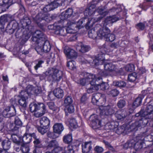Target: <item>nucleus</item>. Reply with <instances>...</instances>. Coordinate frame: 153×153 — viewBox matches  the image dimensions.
<instances>
[{
	"label": "nucleus",
	"mask_w": 153,
	"mask_h": 153,
	"mask_svg": "<svg viewBox=\"0 0 153 153\" xmlns=\"http://www.w3.org/2000/svg\"><path fill=\"white\" fill-rule=\"evenodd\" d=\"M11 142L8 140H5L2 143V146L4 149L8 150L10 147Z\"/></svg>",
	"instance_id": "c9c22d12"
},
{
	"label": "nucleus",
	"mask_w": 153,
	"mask_h": 153,
	"mask_svg": "<svg viewBox=\"0 0 153 153\" xmlns=\"http://www.w3.org/2000/svg\"><path fill=\"white\" fill-rule=\"evenodd\" d=\"M9 26H12V28L15 30L18 27V23L15 20H13L10 22L8 24Z\"/></svg>",
	"instance_id": "603ef678"
},
{
	"label": "nucleus",
	"mask_w": 153,
	"mask_h": 153,
	"mask_svg": "<svg viewBox=\"0 0 153 153\" xmlns=\"http://www.w3.org/2000/svg\"><path fill=\"white\" fill-rule=\"evenodd\" d=\"M22 123L20 119L18 117L15 118L14 123H10L9 125L10 130L12 132H17L19 127L21 126Z\"/></svg>",
	"instance_id": "6e6552de"
},
{
	"label": "nucleus",
	"mask_w": 153,
	"mask_h": 153,
	"mask_svg": "<svg viewBox=\"0 0 153 153\" xmlns=\"http://www.w3.org/2000/svg\"><path fill=\"white\" fill-rule=\"evenodd\" d=\"M12 16L11 15H4L0 18V23L4 26L6 22L12 19Z\"/></svg>",
	"instance_id": "a878e982"
},
{
	"label": "nucleus",
	"mask_w": 153,
	"mask_h": 153,
	"mask_svg": "<svg viewBox=\"0 0 153 153\" xmlns=\"http://www.w3.org/2000/svg\"><path fill=\"white\" fill-rule=\"evenodd\" d=\"M102 78L101 77H98L97 78L96 77V80L95 81V84L93 85L90 84L91 85V87L87 89V92L89 94H91L97 91L99 89V88L97 86L96 82L97 79L100 80Z\"/></svg>",
	"instance_id": "393cba45"
},
{
	"label": "nucleus",
	"mask_w": 153,
	"mask_h": 153,
	"mask_svg": "<svg viewBox=\"0 0 153 153\" xmlns=\"http://www.w3.org/2000/svg\"><path fill=\"white\" fill-rule=\"evenodd\" d=\"M31 90V85L28 86L27 87V91L22 90L20 93L19 96L21 98H24L27 99L28 97L33 93L32 92L33 91H30Z\"/></svg>",
	"instance_id": "a211bd4d"
},
{
	"label": "nucleus",
	"mask_w": 153,
	"mask_h": 153,
	"mask_svg": "<svg viewBox=\"0 0 153 153\" xmlns=\"http://www.w3.org/2000/svg\"><path fill=\"white\" fill-rule=\"evenodd\" d=\"M114 130L115 133L118 134H120L123 132L124 129L123 126H118L115 128Z\"/></svg>",
	"instance_id": "09e8293b"
},
{
	"label": "nucleus",
	"mask_w": 153,
	"mask_h": 153,
	"mask_svg": "<svg viewBox=\"0 0 153 153\" xmlns=\"http://www.w3.org/2000/svg\"><path fill=\"white\" fill-rule=\"evenodd\" d=\"M55 132L54 131L53 132H48L47 134V135L48 137L52 139H55L57 138L58 136H56L55 134Z\"/></svg>",
	"instance_id": "0e129e2a"
},
{
	"label": "nucleus",
	"mask_w": 153,
	"mask_h": 153,
	"mask_svg": "<svg viewBox=\"0 0 153 153\" xmlns=\"http://www.w3.org/2000/svg\"><path fill=\"white\" fill-rule=\"evenodd\" d=\"M127 113L125 111H118L115 113L116 117L119 120H121L126 117Z\"/></svg>",
	"instance_id": "7c9ffc66"
},
{
	"label": "nucleus",
	"mask_w": 153,
	"mask_h": 153,
	"mask_svg": "<svg viewBox=\"0 0 153 153\" xmlns=\"http://www.w3.org/2000/svg\"><path fill=\"white\" fill-rule=\"evenodd\" d=\"M119 20V18L116 16L109 17H107L105 20V24L112 23Z\"/></svg>",
	"instance_id": "f704fd0d"
},
{
	"label": "nucleus",
	"mask_w": 153,
	"mask_h": 153,
	"mask_svg": "<svg viewBox=\"0 0 153 153\" xmlns=\"http://www.w3.org/2000/svg\"><path fill=\"white\" fill-rule=\"evenodd\" d=\"M58 146V143L56 140H52L48 143L47 148L48 149H50L52 148H55Z\"/></svg>",
	"instance_id": "c756f323"
},
{
	"label": "nucleus",
	"mask_w": 153,
	"mask_h": 153,
	"mask_svg": "<svg viewBox=\"0 0 153 153\" xmlns=\"http://www.w3.org/2000/svg\"><path fill=\"white\" fill-rule=\"evenodd\" d=\"M126 102L123 100H120L117 103V106L119 108H122L126 105Z\"/></svg>",
	"instance_id": "69168bd1"
},
{
	"label": "nucleus",
	"mask_w": 153,
	"mask_h": 153,
	"mask_svg": "<svg viewBox=\"0 0 153 153\" xmlns=\"http://www.w3.org/2000/svg\"><path fill=\"white\" fill-rule=\"evenodd\" d=\"M107 41L112 42L114 41L115 39V36L114 34L110 33L108 34L107 37L105 38Z\"/></svg>",
	"instance_id": "bf43d9fd"
},
{
	"label": "nucleus",
	"mask_w": 153,
	"mask_h": 153,
	"mask_svg": "<svg viewBox=\"0 0 153 153\" xmlns=\"http://www.w3.org/2000/svg\"><path fill=\"white\" fill-rule=\"evenodd\" d=\"M29 108L31 112H34V116L36 117H39L47 112L46 106L43 103L34 102L31 103Z\"/></svg>",
	"instance_id": "f257e3e1"
},
{
	"label": "nucleus",
	"mask_w": 153,
	"mask_h": 153,
	"mask_svg": "<svg viewBox=\"0 0 153 153\" xmlns=\"http://www.w3.org/2000/svg\"><path fill=\"white\" fill-rule=\"evenodd\" d=\"M43 147L42 145H40L38 146H34V149L33 150V153H42V150L41 148Z\"/></svg>",
	"instance_id": "c03bdc74"
},
{
	"label": "nucleus",
	"mask_w": 153,
	"mask_h": 153,
	"mask_svg": "<svg viewBox=\"0 0 153 153\" xmlns=\"http://www.w3.org/2000/svg\"><path fill=\"white\" fill-rule=\"evenodd\" d=\"M38 44V45L36 48L35 50L38 54L41 55V54L43 52H44V51L43 50L42 47L41 46V42H40V44Z\"/></svg>",
	"instance_id": "680f3d73"
},
{
	"label": "nucleus",
	"mask_w": 153,
	"mask_h": 153,
	"mask_svg": "<svg viewBox=\"0 0 153 153\" xmlns=\"http://www.w3.org/2000/svg\"><path fill=\"white\" fill-rule=\"evenodd\" d=\"M108 24L105 23L104 24V26L100 28L97 31V36L100 39L106 38L108 34L110 33V30L105 27V26Z\"/></svg>",
	"instance_id": "0eeeda50"
},
{
	"label": "nucleus",
	"mask_w": 153,
	"mask_h": 153,
	"mask_svg": "<svg viewBox=\"0 0 153 153\" xmlns=\"http://www.w3.org/2000/svg\"><path fill=\"white\" fill-rule=\"evenodd\" d=\"M40 123L41 126L43 127L49 128L50 125V121L46 117H43L40 119Z\"/></svg>",
	"instance_id": "5701e85b"
},
{
	"label": "nucleus",
	"mask_w": 153,
	"mask_h": 153,
	"mask_svg": "<svg viewBox=\"0 0 153 153\" xmlns=\"http://www.w3.org/2000/svg\"><path fill=\"white\" fill-rule=\"evenodd\" d=\"M11 0H0V5L7 6L8 9L9 7L12 4Z\"/></svg>",
	"instance_id": "ea45409f"
},
{
	"label": "nucleus",
	"mask_w": 153,
	"mask_h": 153,
	"mask_svg": "<svg viewBox=\"0 0 153 153\" xmlns=\"http://www.w3.org/2000/svg\"><path fill=\"white\" fill-rule=\"evenodd\" d=\"M27 98H21V99L19 100L18 102L19 105L24 107H25L27 105L26 100Z\"/></svg>",
	"instance_id": "8fccbe9b"
},
{
	"label": "nucleus",
	"mask_w": 153,
	"mask_h": 153,
	"mask_svg": "<svg viewBox=\"0 0 153 153\" xmlns=\"http://www.w3.org/2000/svg\"><path fill=\"white\" fill-rule=\"evenodd\" d=\"M64 52L67 57L69 59L76 58L77 53L75 51L71 48H68L64 50Z\"/></svg>",
	"instance_id": "f3484780"
},
{
	"label": "nucleus",
	"mask_w": 153,
	"mask_h": 153,
	"mask_svg": "<svg viewBox=\"0 0 153 153\" xmlns=\"http://www.w3.org/2000/svg\"><path fill=\"white\" fill-rule=\"evenodd\" d=\"M52 6L50 4L46 5L43 9L45 13H39L36 16L34 19L37 24H38L42 20H44L48 22L51 20V18L47 12L52 10Z\"/></svg>",
	"instance_id": "f03ea898"
},
{
	"label": "nucleus",
	"mask_w": 153,
	"mask_h": 153,
	"mask_svg": "<svg viewBox=\"0 0 153 153\" xmlns=\"http://www.w3.org/2000/svg\"><path fill=\"white\" fill-rule=\"evenodd\" d=\"M55 33L56 35L64 36L66 35V30L58 26L57 27V29L55 31Z\"/></svg>",
	"instance_id": "2f4dec72"
},
{
	"label": "nucleus",
	"mask_w": 153,
	"mask_h": 153,
	"mask_svg": "<svg viewBox=\"0 0 153 153\" xmlns=\"http://www.w3.org/2000/svg\"><path fill=\"white\" fill-rule=\"evenodd\" d=\"M69 123L71 127L74 128H76L78 126L76 120L74 118L70 119Z\"/></svg>",
	"instance_id": "5fc2aeb1"
},
{
	"label": "nucleus",
	"mask_w": 153,
	"mask_h": 153,
	"mask_svg": "<svg viewBox=\"0 0 153 153\" xmlns=\"http://www.w3.org/2000/svg\"><path fill=\"white\" fill-rule=\"evenodd\" d=\"M149 118H146V117H143L139 121H136L133 125L137 127H139L141 126H145L148 123Z\"/></svg>",
	"instance_id": "aec40b11"
},
{
	"label": "nucleus",
	"mask_w": 153,
	"mask_h": 153,
	"mask_svg": "<svg viewBox=\"0 0 153 153\" xmlns=\"http://www.w3.org/2000/svg\"><path fill=\"white\" fill-rule=\"evenodd\" d=\"M97 11L101 16L98 17H94L91 19L90 21L86 25V29H89L91 28L93 26V24L95 22H98L101 20L102 18L106 15L108 12L105 10L104 7H99L97 10Z\"/></svg>",
	"instance_id": "20e7f679"
},
{
	"label": "nucleus",
	"mask_w": 153,
	"mask_h": 153,
	"mask_svg": "<svg viewBox=\"0 0 153 153\" xmlns=\"http://www.w3.org/2000/svg\"><path fill=\"white\" fill-rule=\"evenodd\" d=\"M63 149V147L58 146L52 151L51 153H62Z\"/></svg>",
	"instance_id": "864d4df0"
},
{
	"label": "nucleus",
	"mask_w": 153,
	"mask_h": 153,
	"mask_svg": "<svg viewBox=\"0 0 153 153\" xmlns=\"http://www.w3.org/2000/svg\"><path fill=\"white\" fill-rule=\"evenodd\" d=\"M101 51L102 53H103L102 55V56H99L93 61V64L96 65L102 64L105 60V58L103 57L104 54L108 52V50L105 48V45H104L101 48Z\"/></svg>",
	"instance_id": "9d476101"
},
{
	"label": "nucleus",
	"mask_w": 153,
	"mask_h": 153,
	"mask_svg": "<svg viewBox=\"0 0 153 153\" xmlns=\"http://www.w3.org/2000/svg\"><path fill=\"white\" fill-rule=\"evenodd\" d=\"M76 63L75 61H68L67 63V66L70 69L72 70H74L75 68L76 67L75 65Z\"/></svg>",
	"instance_id": "de8ad7c7"
},
{
	"label": "nucleus",
	"mask_w": 153,
	"mask_h": 153,
	"mask_svg": "<svg viewBox=\"0 0 153 153\" xmlns=\"http://www.w3.org/2000/svg\"><path fill=\"white\" fill-rule=\"evenodd\" d=\"M142 99L140 97H138L134 102L133 105L135 107H138L142 103Z\"/></svg>",
	"instance_id": "6e6d98bb"
},
{
	"label": "nucleus",
	"mask_w": 153,
	"mask_h": 153,
	"mask_svg": "<svg viewBox=\"0 0 153 153\" xmlns=\"http://www.w3.org/2000/svg\"><path fill=\"white\" fill-rule=\"evenodd\" d=\"M64 128V126L61 123H56L53 126L54 132L59 134H61Z\"/></svg>",
	"instance_id": "412c9836"
},
{
	"label": "nucleus",
	"mask_w": 153,
	"mask_h": 153,
	"mask_svg": "<svg viewBox=\"0 0 153 153\" xmlns=\"http://www.w3.org/2000/svg\"><path fill=\"white\" fill-rule=\"evenodd\" d=\"M134 70V65L133 64H129L126 67V70L128 72H131Z\"/></svg>",
	"instance_id": "4d7b16f0"
},
{
	"label": "nucleus",
	"mask_w": 153,
	"mask_h": 153,
	"mask_svg": "<svg viewBox=\"0 0 153 153\" xmlns=\"http://www.w3.org/2000/svg\"><path fill=\"white\" fill-rule=\"evenodd\" d=\"M59 0H57L51 2L50 4L51 5H52V10L57 8L58 6L60 5V4L59 3Z\"/></svg>",
	"instance_id": "13d9d810"
},
{
	"label": "nucleus",
	"mask_w": 153,
	"mask_h": 153,
	"mask_svg": "<svg viewBox=\"0 0 153 153\" xmlns=\"http://www.w3.org/2000/svg\"><path fill=\"white\" fill-rule=\"evenodd\" d=\"M73 100L72 98L70 96H68L64 100V103L66 106L72 104Z\"/></svg>",
	"instance_id": "49530a36"
},
{
	"label": "nucleus",
	"mask_w": 153,
	"mask_h": 153,
	"mask_svg": "<svg viewBox=\"0 0 153 153\" xmlns=\"http://www.w3.org/2000/svg\"><path fill=\"white\" fill-rule=\"evenodd\" d=\"M41 43L43 45L42 47L44 52H47L50 51L51 46L49 41L47 40V38L46 40H44L43 41L41 42Z\"/></svg>",
	"instance_id": "b1692460"
},
{
	"label": "nucleus",
	"mask_w": 153,
	"mask_h": 153,
	"mask_svg": "<svg viewBox=\"0 0 153 153\" xmlns=\"http://www.w3.org/2000/svg\"><path fill=\"white\" fill-rule=\"evenodd\" d=\"M47 38L46 36L41 31L37 30L33 33L31 39L33 41L38 44H40V42L44 40H46Z\"/></svg>",
	"instance_id": "423d86ee"
},
{
	"label": "nucleus",
	"mask_w": 153,
	"mask_h": 153,
	"mask_svg": "<svg viewBox=\"0 0 153 153\" xmlns=\"http://www.w3.org/2000/svg\"><path fill=\"white\" fill-rule=\"evenodd\" d=\"M72 137L71 134H67L64 136L63 137V142L66 144H70L72 142Z\"/></svg>",
	"instance_id": "72a5a7b5"
},
{
	"label": "nucleus",
	"mask_w": 153,
	"mask_h": 153,
	"mask_svg": "<svg viewBox=\"0 0 153 153\" xmlns=\"http://www.w3.org/2000/svg\"><path fill=\"white\" fill-rule=\"evenodd\" d=\"M48 128L46 127H43L41 126L38 127L37 129L38 131L43 135L47 132Z\"/></svg>",
	"instance_id": "3c124183"
},
{
	"label": "nucleus",
	"mask_w": 153,
	"mask_h": 153,
	"mask_svg": "<svg viewBox=\"0 0 153 153\" xmlns=\"http://www.w3.org/2000/svg\"><path fill=\"white\" fill-rule=\"evenodd\" d=\"M104 68L105 70L110 72L116 71V69L115 65L111 63H105L104 65Z\"/></svg>",
	"instance_id": "bb28decb"
},
{
	"label": "nucleus",
	"mask_w": 153,
	"mask_h": 153,
	"mask_svg": "<svg viewBox=\"0 0 153 153\" xmlns=\"http://www.w3.org/2000/svg\"><path fill=\"white\" fill-rule=\"evenodd\" d=\"M91 142H86L82 145V152L83 153H88L92 149Z\"/></svg>",
	"instance_id": "4be33fe9"
},
{
	"label": "nucleus",
	"mask_w": 153,
	"mask_h": 153,
	"mask_svg": "<svg viewBox=\"0 0 153 153\" xmlns=\"http://www.w3.org/2000/svg\"><path fill=\"white\" fill-rule=\"evenodd\" d=\"M66 108H67L68 111L69 113H73L74 111V107L72 104L69 105H67Z\"/></svg>",
	"instance_id": "338daca9"
},
{
	"label": "nucleus",
	"mask_w": 153,
	"mask_h": 153,
	"mask_svg": "<svg viewBox=\"0 0 153 153\" xmlns=\"http://www.w3.org/2000/svg\"><path fill=\"white\" fill-rule=\"evenodd\" d=\"M90 119L91 121V125L93 128L96 129L101 127V122L98 119L97 116V115H91L90 117Z\"/></svg>",
	"instance_id": "ddd939ff"
},
{
	"label": "nucleus",
	"mask_w": 153,
	"mask_h": 153,
	"mask_svg": "<svg viewBox=\"0 0 153 153\" xmlns=\"http://www.w3.org/2000/svg\"><path fill=\"white\" fill-rule=\"evenodd\" d=\"M69 23L70 24V25L68 26L66 29V33H75V31L74 30L75 27H73V25H71V23L69 22Z\"/></svg>",
	"instance_id": "a18cd8bd"
},
{
	"label": "nucleus",
	"mask_w": 153,
	"mask_h": 153,
	"mask_svg": "<svg viewBox=\"0 0 153 153\" xmlns=\"http://www.w3.org/2000/svg\"><path fill=\"white\" fill-rule=\"evenodd\" d=\"M16 110L13 106L10 107H6L2 112V114L5 117H10L15 116L16 114Z\"/></svg>",
	"instance_id": "9b49d317"
},
{
	"label": "nucleus",
	"mask_w": 153,
	"mask_h": 153,
	"mask_svg": "<svg viewBox=\"0 0 153 153\" xmlns=\"http://www.w3.org/2000/svg\"><path fill=\"white\" fill-rule=\"evenodd\" d=\"M65 149L62 151V153H74V151L72 146L69 145Z\"/></svg>",
	"instance_id": "37998d69"
},
{
	"label": "nucleus",
	"mask_w": 153,
	"mask_h": 153,
	"mask_svg": "<svg viewBox=\"0 0 153 153\" xmlns=\"http://www.w3.org/2000/svg\"><path fill=\"white\" fill-rule=\"evenodd\" d=\"M32 138L34 139L33 142L34 144V146H38L40 145H42L41 143V140L39 138H38L37 137L34 133L32 134Z\"/></svg>",
	"instance_id": "4c0bfd02"
},
{
	"label": "nucleus",
	"mask_w": 153,
	"mask_h": 153,
	"mask_svg": "<svg viewBox=\"0 0 153 153\" xmlns=\"http://www.w3.org/2000/svg\"><path fill=\"white\" fill-rule=\"evenodd\" d=\"M21 151L23 153H28L30 150V148L26 144H21Z\"/></svg>",
	"instance_id": "79ce46f5"
},
{
	"label": "nucleus",
	"mask_w": 153,
	"mask_h": 153,
	"mask_svg": "<svg viewBox=\"0 0 153 153\" xmlns=\"http://www.w3.org/2000/svg\"><path fill=\"white\" fill-rule=\"evenodd\" d=\"M30 21L27 17H24L20 20V23L22 25V27L23 29L29 30L30 25Z\"/></svg>",
	"instance_id": "dca6fc26"
},
{
	"label": "nucleus",
	"mask_w": 153,
	"mask_h": 153,
	"mask_svg": "<svg viewBox=\"0 0 153 153\" xmlns=\"http://www.w3.org/2000/svg\"><path fill=\"white\" fill-rule=\"evenodd\" d=\"M11 139L13 142L16 144L18 145L21 144V142L19 141V138L16 134H12Z\"/></svg>",
	"instance_id": "e433bc0d"
},
{
	"label": "nucleus",
	"mask_w": 153,
	"mask_h": 153,
	"mask_svg": "<svg viewBox=\"0 0 153 153\" xmlns=\"http://www.w3.org/2000/svg\"><path fill=\"white\" fill-rule=\"evenodd\" d=\"M32 90L30 91H33L32 92L33 93L31 94H33V93H35L36 94H40L41 91V90L40 88L37 87L36 88H33L32 86H31Z\"/></svg>",
	"instance_id": "e2e57ef3"
},
{
	"label": "nucleus",
	"mask_w": 153,
	"mask_h": 153,
	"mask_svg": "<svg viewBox=\"0 0 153 153\" xmlns=\"http://www.w3.org/2000/svg\"><path fill=\"white\" fill-rule=\"evenodd\" d=\"M90 20L89 19H82L79 20L77 24H75L73 22H71V25H73V27H76L78 29H80L83 27L84 25H85V27L86 28V25L88 22V21H90Z\"/></svg>",
	"instance_id": "4468645a"
},
{
	"label": "nucleus",
	"mask_w": 153,
	"mask_h": 153,
	"mask_svg": "<svg viewBox=\"0 0 153 153\" xmlns=\"http://www.w3.org/2000/svg\"><path fill=\"white\" fill-rule=\"evenodd\" d=\"M139 78L137 76L136 73L134 72L129 74L128 77V79L129 81L131 82L134 81L137 78Z\"/></svg>",
	"instance_id": "a19ab883"
},
{
	"label": "nucleus",
	"mask_w": 153,
	"mask_h": 153,
	"mask_svg": "<svg viewBox=\"0 0 153 153\" xmlns=\"http://www.w3.org/2000/svg\"><path fill=\"white\" fill-rule=\"evenodd\" d=\"M119 93V91L115 89L112 90L109 92V94L113 97L117 96Z\"/></svg>",
	"instance_id": "774afa93"
},
{
	"label": "nucleus",
	"mask_w": 153,
	"mask_h": 153,
	"mask_svg": "<svg viewBox=\"0 0 153 153\" xmlns=\"http://www.w3.org/2000/svg\"><path fill=\"white\" fill-rule=\"evenodd\" d=\"M115 109L116 108H114V109L110 105L102 106L100 108V114L101 115H110L115 112Z\"/></svg>",
	"instance_id": "1a4fd4ad"
},
{
	"label": "nucleus",
	"mask_w": 153,
	"mask_h": 153,
	"mask_svg": "<svg viewBox=\"0 0 153 153\" xmlns=\"http://www.w3.org/2000/svg\"><path fill=\"white\" fill-rule=\"evenodd\" d=\"M102 94L100 93H97L93 94L92 97V102L94 105L98 103V101L102 96Z\"/></svg>",
	"instance_id": "473e14b6"
},
{
	"label": "nucleus",
	"mask_w": 153,
	"mask_h": 153,
	"mask_svg": "<svg viewBox=\"0 0 153 153\" xmlns=\"http://www.w3.org/2000/svg\"><path fill=\"white\" fill-rule=\"evenodd\" d=\"M53 94L58 98H61L63 96V91L59 88H56L53 91Z\"/></svg>",
	"instance_id": "c85d7f7f"
},
{
	"label": "nucleus",
	"mask_w": 153,
	"mask_h": 153,
	"mask_svg": "<svg viewBox=\"0 0 153 153\" xmlns=\"http://www.w3.org/2000/svg\"><path fill=\"white\" fill-rule=\"evenodd\" d=\"M143 116H146V118L153 119V105L148 104L146 108L143 112L141 114Z\"/></svg>",
	"instance_id": "f8f14e48"
},
{
	"label": "nucleus",
	"mask_w": 153,
	"mask_h": 153,
	"mask_svg": "<svg viewBox=\"0 0 153 153\" xmlns=\"http://www.w3.org/2000/svg\"><path fill=\"white\" fill-rule=\"evenodd\" d=\"M84 78L80 79V83L82 85L85 84L94 85L96 77L95 75L88 73H85L84 74Z\"/></svg>",
	"instance_id": "39448f33"
},
{
	"label": "nucleus",
	"mask_w": 153,
	"mask_h": 153,
	"mask_svg": "<svg viewBox=\"0 0 153 153\" xmlns=\"http://www.w3.org/2000/svg\"><path fill=\"white\" fill-rule=\"evenodd\" d=\"M45 74L49 77L51 80L56 82L59 81L62 76V72L55 68H49L45 72Z\"/></svg>",
	"instance_id": "7ed1b4c3"
},
{
	"label": "nucleus",
	"mask_w": 153,
	"mask_h": 153,
	"mask_svg": "<svg viewBox=\"0 0 153 153\" xmlns=\"http://www.w3.org/2000/svg\"><path fill=\"white\" fill-rule=\"evenodd\" d=\"M73 11L72 8H68L65 12L62 13L60 16L61 20H63L73 16Z\"/></svg>",
	"instance_id": "2eb2a0df"
},
{
	"label": "nucleus",
	"mask_w": 153,
	"mask_h": 153,
	"mask_svg": "<svg viewBox=\"0 0 153 153\" xmlns=\"http://www.w3.org/2000/svg\"><path fill=\"white\" fill-rule=\"evenodd\" d=\"M77 49L83 53L88 52L90 49V47L89 46L84 45L80 42L77 43Z\"/></svg>",
	"instance_id": "6ab92c4d"
},
{
	"label": "nucleus",
	"mask_w": 153,
	"mask_h": 153,
	"mask_svg": "<svg viewBox=\"0 0 153 153\" xmlns=\"http://www.w3.org/2000/svg\"><path fill=\"white\" fill-rule=\"evenodd\" d=\"M32 137V134H28L25 133L22 138L23 143L27 144L30 143L31 141Z\"/></svg>",
	"instance_id": "cd10ccee"
},
{
	"label": "nucleus",
	"mask_w": 153,
	"mask_h": 153,
	"mask_svg": "<svg viewBox=\"0 0 153 153\" xmlns=\"http://www.w3.org/2000/svg\"><path fill=\"white\" fill-rule=\"evenodd\" d=\"M113 85L119 87H124L126 85V83L123 81H114L113 82Z\"/></svg>",
	"instance_id": "58836bf2"
},
{
	"label": "nucleus",
	"mask_w": 153,
	"mask_h": 153,
	"mask_svg": "<svg viewBox=\"0 0 153 153\" xmlns=\"http://www.w3.org/2000/svg\"><path fill=\"white\" fill-rule=\"evenodd\" d=\"M105 101V99L104 96H102V95L100 97V99L98 101V103H97V104H95V105L98 106H101L103 104H104Z\"/></svg>",
	"instance_id": "052dcab7"
}]
</instances>
